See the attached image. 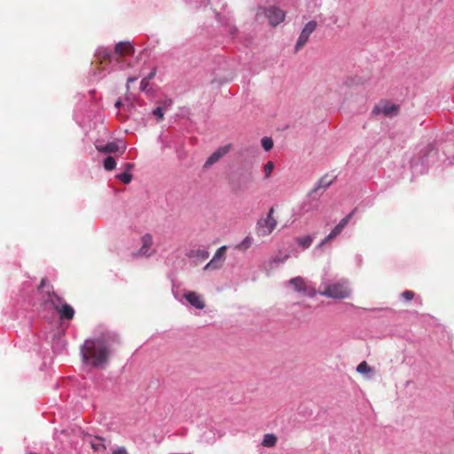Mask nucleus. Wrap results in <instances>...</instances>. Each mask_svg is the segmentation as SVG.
Masks as SVG:
<instances>
[{
    "label": "nucleus",
    "instance_id": "obj_1",
    "mask_svg": "<svg viewBox=\"0 0 454 454\" xmlns=\"http://www.w3.org/2000/svg\"><path fill=\"white\" fill-rule=\"evenodd\" d=\"M115 342H119L118 336L110 333L86 340L81 348L83 361L93 367L106 364L111 353L110 346Z\"/></svg>",
    "mask_w": 454,
    "mask_h": 454
},
{
    "label": "nucleus",
    "instance_id": "obj_2",
    "mask_svg": "<svg viewBox=\"0 0 454 454\" xmlns=\"http://www.w3.org/2000/svg\"><path fill=\"white\" fill-rule=\"evenodd\" d=\"M322 296H325L332 299H346L350 295V289L348 287V281L340 280L329 284L325 288L319 292Z\"/></svg>",
    "mask_w": 454,
    "mask_h": 454
},
{
    "label": "nucleus",
    "instance_id": "obj_3",
    "mask_svg": "<svg viewBox=\"0 0 454 454\" xmlns=\"http://www.w3.org/2000/svg\"><path fill=\"white\" fill-rule=\"evenodd\" d=\"M274 209L271 207L269 210L267 217L261 219L257 223L258 233L261 236L270 235L277 227L278 222L273 216Z\"/></svg>",
    "mask_w": 454,
    "mask_h": 454
},
{
    "label": "nucleus",
    "instance_id": "obj_4",
    "mask_svg": "<svg viewBox=\"0 0 454 454\" xmlns=\"http://www.w3.org/2000/svg\"><path fill=\"white\" fill-rule=\"evenodd\" d=\"M317 23L315 20L309 21L301 30L295 44V51H299L308 42L310 35L315 31Z\"/></svg>",
    "mask_w": 454,
    "mask_h": 454
},
{
    "label": "nucleus",
    "instance_id": "obj_5",
    "mask_svg": "<svg viewBox=\"0 0 454 454\" xmlns=\"http://www.w3.org/2000/svg\"><path fill=\"white\" fill-rule=\"evenodd\" d=\"M265 16L268 18L270 24L276 27L284 21L286 12L277 6H270L265 9Z\"/></svg>",
    "mask_w": 454,
    "mask_h": 454
},
{
    "label": "nucleus",
    "instance_id": "obj_6",
    "mask_svg": "<svg viewBox=\"0 0 454 454\" xmlns=\"http://www.w3.org/2000/svg\"><path fill=\"white\" fill-rule=\"evenodd\" d=\"M227 247L226 246H223L217 249L213 259L206 264L204 267V270H216L223 266L224 262V256L226 253Z\"/></svg>",
    "mask_w": 454,
    "mask_h": 454
},
{
    "label": "nucleus",
    "instance_id": "obj_7",
    "mask_svg": "<svg viewBox=\"0 0 454 454\" xmlns=\"http://www.w3.org/2000/svg\"><path fill=\"white\" fill-rule=\"evenodd\" d=\"M398 110H399L398 106L386 101V102H381L378 106H376L373 108L372 112L375 114H382L385 116L392 117L398 114Z\"/></svg>",
    "mask_w": 454,
    "mask_h": 454
},
{
    "label": "nucleus",
    "instance_id": "obj_8",
    "mask_svg": "<svg viewBox=\"0 0 454 454\" xmlns=\"http://www.w3.org/2000/svg\"><path fill=\"white\" fill-rule=\"evenodd\" d=\"M289 284L294 286L296 292L303 293L309 296H314L316 291L314 288H309L306 285L305 279L301 277H295L289 280Z\"/></svg>",
    "mask_w": 454,
    "mask_h": 454
},
{
    "label": "nucleus",
    "instance_id": "obj_9",
    "mask_svg": "<svg viewBox=\"0 0 454 454\" xmlns=\"http://www.w3.org/2000/svg\"><path fill=\"white\" fill-rule=\"evenodd\" d=\"M51 303L53 308L58 311L61 319L71 320L74 316V309L67 303L59 305L53 299H51Z\"/></svg>",
    "mask_w": 454,
    "mask_h": 454
},
{
    "label": "nucleus",
    "instance_id": "obj_10",
    "mask_svg": "<svg viewBox=\"0 0 454 454\" xmlns=\"http://www.w3.org/2000/svg\"><path fill=\"white\" fill-rule=\"evenodd\" d=\"M38 289L39 290H43L45 292V294L47 295V299L45 300L46 302H50L51 303L50 300L53 299L59 305L63 304L62 303V298L55 294V292L53 291L52 286L47 281V279L43 278L41 280V283H40V285L38 286Z\"/></svg>",
    "mask_w": 454,
    "mask_h": 454
},
{
    "label": "nucleus",
    "instance_id": "obj_11",
    "mask_svg": "<svg viewBox=\"0 0 454 454\" xmlns=\"http://www.w3.org/2000/svg\"><path fill=\"white\" fill-rule=\"evenodd\" d=\"M142 246L137 255L138 256H145L149 257L152 255V252L150 251L151 247L153 246V237L151 234L146 233L141 238Z\"/></svg>",
    "mask_w": 454,
    "mask_h": 454
},
{
    "label": "nucleus",
    "instance_id": "obj_12",
    "mask_svg": "<svg viewBox=\"0 0 454 454\" xmlns=\"http://www.w3.org/2000/svg\"><path fill=\"white\" fill-rule=\"evenodd\" d=\"M230 145L219 147L208 157V159L205 162V168L210 167L211 165L216 163L221 158L226 155L230 150Z\"/></svg>",
    "mask_w": 454,
    "mask_h": 454
},
{
    "label": "nucleus",
    "instance_id": "obj_13",
    "mask_svg": "<svg viewBox=\"0 0 454 454\" xmlns=\"http://www.w3.org/2000/svg\"><path fill=\"white\" fill-rule=\"evenodd\" d=\"M184 298L191 305L197 309H202L205 307V302L201 295L193 291H190L184 294Z\"/></svg>",
    "mask_w": 454,
    "mask_h": 454
},
{
    "label": "nucleus",
    "instance_id": "obj_14",
    "mask_svg": "<svg viewBox=\"0 0 454 454\" xmlns=\"http://www.w3.org/2000/svg\"><path fill=\"white\" fill-rule=\"evenodd\" d=\"M134 51V46L129 42H120L114 47V52L121 57L132 55Z\"/></svg>",
    "mask_w": 454,
    "mask_h": 454
},
{
    "label": "nucleus",
    "instance_id": "obj_15",
    "mask_svg": "<svg viewBox=\"0 0 454 454\" xmlns=\"http://www.w3.org/2000/svg\"><path fill=\"white\" fill-rule=\"evenodd\" d=\"M288 258H289V254H287L283 256L277 255L275 257H272L268 261V263L265 266V268L268 270H271L275 269L278 264L284 263L285 262H286Z\"/></svg>",
    "mask_w": 454,
    "mask_h": 454
},
{
    "label": "nucleus",
    "instance_id": "obj_16",
    "mask_svg": "<svg viewBox=\"0 0 454 454\" xmlns=\"http://www.w3.org/2000/svg\"><path fill=\"white\" fill-rule=\"evenodd\" d=\"M253 180L252 175L247 174L246 176L240 177L236 183L233 184L235 190L243 191L247 187V184Z\"/></svg>",
    "mask_w": 454,
    "mask_h": 454
},
{
    "label": "nucleus",
    "instance_id": "obj_17",
    "mask_svg": "<svg viewBox=\"0 0 454 454\" xmlns=\"http://www.w3.org/2000/svg\"><path fill=\"white\" fill-rule=\"evenodd\" d=\"M96 148L100 153H115L119 150V146L114 142L107 143L105 145H96Z\"/></svg>",
    "mask_w": 454,
    "mask_h": 454
},
{
    "label": "nucleus",
    "instance_id": "obj_18",
    "mask_svg": "<svg viewBox=\"0 0 454 454\" xmlns=\"http://www.w3.org/2000/svg\"><path fill=\"white\" fill-rule=\"evenodd\" d=\"M277 443V437L273 434H267L264 435L262 445L264 447H274Z\"/></svg>",
    "mask_w": 454,
    "mask_h": 454
},
{
    "label": "nucleus",
    "instance_id": "obj_19",
    "mask_svg": "<svg viewBox=\"0 0 454 454\" xmlns=\"http://www.w3.org/2000/svg\"><path fill=\"white\" fill-rule=\"evenodd\" d=\"M90 446L94 451H100L106 449V445L103 443V438L96 437L94 440L90 442Z\"/></svg>",
    "mask_w": 454,
    "mask_h": 454
},
{
    "label": "nucleus",
    "instance_id": "obj_20",
    "mask_svg": "<svg viewBox=\"0 0 454 454\" xmlns=\"http://www.w3.org/2000/svg\"><path fill=\"white\" fill-rule=\"evenodd\" d=\"M116 167V161L114 157L108 156L104 160V168L106 170H114Z\"/></svg>",
    "mask_w": 454,
    "mask_h": 454
},
{
    "label": "nucleus",
    "instance_id": "obj_21",
    "mask_svg": "<svg viewBox=\"0 0 454 454\" xmlns=\"http://www.w3.org/2000/svg\"><path fill=\"white\" fill-rule=\"evenodd\" d=\"M191 255L197 257L200 261H205L209 257V253L206 250H195L191 252Z\"/></svg>",
    "mask_w": 454,
    "mask_h": 454
},
{
    "label": "nucleus",
    "instance_id": "obj_22",
    "mask_svg": "<svg viewBox=\"0 0 454 454\" xmlns=\"http://www.w3.org/2000/svg\"><path fill=\"white\" fill-rule=\"evenodd\" d=\"M356 371L357 372L359 373H362V374H365V373H369L372 372V368L371 366L367 364L366 361H363L361 362L357 367H356Z\"/></svg>",
    "mask_w": 454,
    "mask_h": 454
},
{
    "label": "nucleus",
    "instance_id": "obj_23",
    "mask_svg": "<svg viewBox=\"0 0 454 454\" xmlns=\"http://www.w3.org/2000/svg\"><path fill=\"white\" fill-rule=\"evenodd\" d=\"M331 184H332V180H328V179H327V176H324V177H322V178L318 181L317 187H315V189H314V192L317 191V190H318V189H320V188H324V189H325V188H327L328 186H330V185H331Z\"/></svg>",
    "mask_w": 454,
    "mask_h": 454
},
{
    "label": "nucleus",
    "instance_id": "obj_24",
    "mask_svg": "<svg viewBox=\"0 0 454 454\" xmlns=\"http://www.w3.org/2000/svg\"><path fill=\"white\" fill-rule=\"evenodd\" d=\"M275 165L272 161H268L263 167L264 177L269 178L274 170Z\"/></svg>",
    "mask_w": 454,
    "mask_h": 454
},
{
    "label": "nucleus",
    "instance_id": "obj_25",
    "mask_svg": "<svg viewBox=\"0 0 454 454\" xmlns=\"http://www.w3.org/2000/svg\"><path fill=\"white\" fill-rule=\"evenodd\" d=\"M171 105V100L168 101V105L164 107H157L153 110V114L156 116L159 120H162L164 117L163 110Z\"/></svg>",
    "mask_w": 454,
    "mask_h": 454
},
{
    "label": "nucleus",
    "instance_id": "obj_26",
    "mask_svg": "<svg viewBox=\"0 0 454 454\" xmlns=\"http://www.w3.org/2000/svg\"><path fill=\"white\" fill-rule=\"evenodd\" d=\"M116 177L125 184H129L132 180V176L129 172L121 173Z\"/></svg>",
    "mask_w": 454,
    "mask_h": 454
},
{
    "label": "nucleus",
    "instance_id": "obj_27",
    "mask_svg": "<svg viewBox=\"0 0 454 454\" xmlns=\"http://www.w3.org/2000/svg\"><path fill=\"white\" fill-rule=\"evenodd\" d=\"M297 242L299 245L306 248L311 245L312 238L310 236L301 237L297 239Z\"/></svg>",
    "mask_w": 454,
    "mask_h": 454
},
{
    "label": "nucleus",
    "instance_id": "obj_28",
    "mask_svg": "<svg viewBox=\"0 0 454 454\" xmlns=\"http://www.w3.org/2000/svg\"><path fill=\"white\" fill-rule=\"evenodd\" d=\"M262 145L265 151L269 152L273 147V140L270 137H265L262 139Z\"/></svg>",
    "mask_w": 454,
    "mask_h": 454
},
{
    "label": "nucleus",
    "instance_id": "obj_29",
    "mask_svg": "<svg viewBox=\"0 0 454 454\" xmlns=\"http://www.w3.org/2000/svg\"><path fill=\"white\" fill-rule=\"evenodd\" d=\"M354 213H355V210L350 212L347 216H345L342 220H340V222L338 223V225L340 227H341L342 229H344V227L348 223V222L350 221V219L354 215Z\"/></svg>",
    "mask_w": 454,
    "mask_h": 454
},
{
    "label": "nucleus",
    "instance_id": "obj_30",
    "mask_svg": "<svg viewBox=\"0 0 454 454\" xmlns=\"http://www.w3.org/2000/svg\"><path fill=\"white\" fill-rule=\"evenodd\" d=\"M251 246V239L250 238L247 237L239 246L238 248L239 249H247Z\"/></svg>",
    "mask_w": 454,
    "mask_h": 454
},
{
    "label": "nucleus",
    "instance_id": "obj_31",
    "mask_svg": "<svg viewBox=\"0 0 454 454\" xmlns=\"http://www.w3.org/2000/svg\"><path fill=\"white\" fill-rule=\"evenodd\" d=\"M414 295H415L414 293L410 290H406L402 293V297L407 301L412 300L414 298Z\"/></svg>",
    "mask_w": 454,
    "mask_h": 454
},
{
    "label": "nucleus",
    "instance_id": "obj_32",
    "mask_svg": "<svg viewBox=\"0 0 454 454\" xmlns=\"http://www.w3.org/2000/svg\"><path fill=\"white\" fill-rule=\"evenodd\" d=\"M337 237V234H335L333 231L330 232L329 235H327L325 239L321 242L320 246H323L325 244H326L327 242H330L331 240H333L334 238Z\"/></svg>",
    "mask_w": 454,
    "mask_h": 454
},
{
    "label": "nucleus",
    "instance_id": "obj_33",
    "mask_svg": "<svg viewBox=\"0 0 454 454\" xmlns=\"http://www.w3.org/2000/svg\"><path fill=\"white\" fill-rule=\"evenodd\" d=\"M149 82L150 81L145 77L140 82V89L142 90H145L147 86L149 85Z\"/></svg>",
    "mask_w": 454,
    "mask_h": 454
},
{
    "label": "nucleus",
    "instance_id": "obj_34",
    "mask_svg": "<svg viewBox=\"0 0 454 454\" xmlns=\"http://www.w3.org/2000/svg\"><path fill=\"white\" fill-rule=\"evenodd\" d=\"M113 454H127V450L123 447H120L114 450Z\"/></svg>",
    "mask_w": 454,
    "mask_h": 454
},
{
    "label": "nucleus",
    "instance_id": "obj_35",
    "mask_svg": "<svg viewBox=\"0 0 454 454\" xmlns=\"http://www.w3.org/2000/svg\"><path fill=\"white\" fill-rule=\"evenodd\" d=\"M342 230L343 229L337 224L333 230V231L338 236L342 231Z\"/></svg>",
    "mask_w": 454,
    "mask_h": 454
},
{
    "label": "nucleus",
    "instance_id": "obj_36",
    "mask_svg": "<svg viewBox=\"0 0 454 454\" xmlns=\"http://www.w3.org/2000/svg\"><path fill=\"white\" fill-rule=\"evenodd\" d=\"M156 74V71L153 70L145 78L151 81Z\"/></svg>",
    "mask_w": 454,
    "mask_h": 454
},
{
    "label": "nucleus",
    "instance_id": "obj_37",
    "mask_svg": "<svg viewBox=\"0 0 454 454\" xmlns=\"http://www.w3.org/2000/svg\"><path fill=\"white\" fill-rule=\"evenodd\" d=\"M137 80L136 77H129L128 80H127V83L128 85L130 83V82H134L135 81Z\"/></svg>",
    "mask_w": 454,
    "mask_h": 454
},
{
    "label": "nucleus",
    "instance_id": "obj_38",
    "mask_svg": "<svg viewBox=\"0 0 454 454\" xmlns=\"http://www.w3.org/2000/svg\"><path fill=\"white\" fill-rule=\"evenodd\" d=\"M133 167H134V165H133L132 163H127V164H126V168H127L128 170L131 169Z\"/></svg>",
    "mask_w": 454,
    "mask_h": 454
},
{
    "label": "nucleus",
    "instance_id": "obj_39",
    "mask_svg": "<svg viewBox=\"0 0 454 454\" xmlns=\"http://www.w3.org/2000/svg\"><path fill=\"white\" fill-rule=\"evenodd\" d=\"M121 106V100L116 101V103H115V106H116L117 108H119Z\"/></svg>",
    "mask_w": 454,
    "mask_h": 454
},
{
    "label": "nucleus",
    "instance_id": "obj_40",
    "mask_svg": "<svg viewBox=\"0 0 454 454\" xmlns=\"http://www.w3.org/2000/svg\"><path fill=\"white\" fill-rule=\"evenodd\" d=\"M29 454H35V453H29Z\"/></svg>",
    "mask_w": 454,
    "mask_h": 454
}]
</instances>
